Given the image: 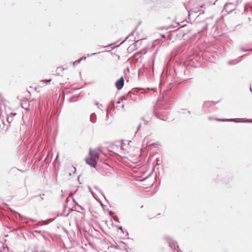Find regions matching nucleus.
Listing matches in <instances>:
<instances>
[{"label":"nucleus","mask_w":252,"mask_h":252,"mask_svg":"<svg viewBox=\"0 0 252 252\" xmlns=\"http://www.w3.org/2000/svg\"><path fill=\"white\" fill-rule=\"evenodd\" d=\"M124 78L122 76L119 80L115 83V86L118 90L122 89L124 85Z\"/></svg>","instance_id":"nucleus-4"},{"label":"nucleus","mask_w":252,"mask_h":252,"mask_svg":"<svg viewBox=\"0 0 252 252\" xmlns=\"http://www.w3.org/2000/svg\"><path fill=\"white\" fill-rule=\"evenodd\" d=\"M140 127H141V124H139V125L137 127V130H138L140 129Z\"/></svg>","instance_id":"nucleus-33"},{"label":"nucleus","mask_w":252,"mask_h":252,"mask_svg":"<svg viewBox=\"0 0 252 252\" xmlns=\"http://www.w3.org/2000/svg\"><path fill=\"white\" fill-rule=\"evenodd\" d=\"M35 232H38V233H39V232H40V231H39V230H35Z\"/></svg>","instance_id":"nucleus-42"},{"label":"nucleus","mask_w":252,"mask_h":252,"mask_svg":"<svg viewBox=\"0 0 252 252\" xmlns=\"http://www.w3.org/2000/svg\"><path fill=\"white\" fill-rule=\"evenodd\" d=\"M29 220L31 221L32 222H36V220H34V219H29Z\"/></svg>","instance_id":"nucleus-31"},{"label":"nucleus","mask_w":252,"mask_h":252,"mask_svg":"<svg viewBox=\"0 0 252 252\" xmlns=\"http://www.w3.org/2000/svg\"><path fill=\"white\" fill-rule=\"evenodd\" d=\"M134 32V31H133L128 36H126V39H127L129 36H130Z\"/></svg>","instance_id":"nucleus-26"},{"label":"nucleus","mask_w":252,"mask_h":252,"mask_svg":"<svg viewBox=\"0 0 252 252\" xmlns=\"http://www.w3.org/2000/svg\"><path fill=\"white\" fill-rule=\"evenodd\" d=\"M199 11L202 12V13H204V12H205L204 10H202V9H199L198 11H195V10L193 11V12H199Z\"/></svg>","instance_id":"nucleus-24"},{"label":"nucleus","mask_w":252,"mask_h":252,"mask_svg":"<svg viewBox=\"0 0 252 252\" xmlns=\"http://www.w3.org/2000/svg\"><path fill=\"white\" fill-rule=\"evenodd\" d=\"M74 169H75V170H74V172H75L76 171V168H74Z\"/></svg>","instance_id":"nucleus-50"},{"label":"nucleus","mask_w":252,"mask_h":252,"mask_svg":"<svg viewBox=\"0 0 252 252\" xmlns=\"http://www.w3.org/2000/svg\"><path fill=\"white\" fill-rule=\"evenodd\" d=\"M86 59V57H83L81 59H80V63L82 61Z\"/></svg>","instance_id":"nucleus-29"},{"label":"nucleus","mask_w":252,"mask_h":252,"mask_svg":"<svg viewBox=\"0 0 252 252\" xmlns=\"http://www.w3.org/2000/svg\"><path fill=\"white\" fill-rule=\"evenodd\" d=\"M88 188H89V190H90V192L92 193V191H93L92 190V189H91L90 187H89Z\"/></svg>","instance_id":"nucleus-35"},{"label":"nucleus","mask_w":252,"mask_h":252,"mask_svg":"<svg viewBox=\"0 0 252 252\" xmlns=\"http://www.w3.org/2000/svg\"><path fill=\"white\" fill-rule=\"evenodd\" d=\"M114 220L116 222H119V219L117 216L113 217Z\"/></svg>","instance_id":"nucleus-23"},{"label":"nucleus","mask_w":252,"mask_h":252,"mask_svg":"<svg viewBox=\"0 0 252 252\" xmlns=\"http://www.w3.org/2000/svg\"><path fill=\"white\" fill-rule=\"evenodd\" d=\"M73 199V201L76 204H78L77 202H76L75 200H74V199L73 198H72Z\"/></svg>","instance_id":"nucleus-40"},{"label":"nucleus","mask_w":252,"mask_h":252,"mask_svg":"<svg viewBox=\"0 0 252 252\" xmlns=\"http://www.w3.org/2000/svg\"><path fill=\"white\" fill-rule=\"evenodd\" d=\"M4 248L3 246L0 243V252H4Z\"/></svg>","instance_id":"nucleus-17"},{"label":"nucleus","mask_w":252,"mask_h":252,"mask_svg":"<svg viewBox=\"0 0 252 252\" xmlns=\"http://www.w3.org/2000/svg\"><path fill=\"white\" fill-rule=\"evenodd\" d=\"M217 102H213V103L214 104H216V103H217Z\"/></svg>","instance_id":"nucleus-49"},{"label":"nucleus","mask_w":252,"mask_h":252,"mask_svg":"<svg viewBox=\"0 0 252 252\" xmlns=\"http://www.w3.org/2000/svg\"><path fill=\"white\" fill-rule=\"evenodd\" d=\"M131 93L130 92H129V93L127 94V95L126 96V97H128V95L130 96ZM126 96H124V99H126V98H125Z\"/></svg>","instance_id":"nucleus-27"},{"label":"nucleus","mask_w":252,"mask_h":252,"mask_svg":"<svg viewBox=\"0 0 252 252\" xmlns=\"http://www.w3.org/2000/svg\"><path fill=\"white\" fill-rule=\"evenodd\" d=\"M122 108H124V104H122Z\"/></svg>","instance_id":"nucleus-44"},{"label":"nucleus","mask_w":252,"mask_h":252,"mask_svg":"<svg viewBox=\"0 0 252 252\" xmlns=\"http://www.w3.org/2000/svg\"><path fill=\"white\" fill-rule=\"evenodd\" d=\"M207 27V25H206V27H205L204 29H206Z\"/></svg>","instance_id":"nucleus-46"},{"label":"nucleus","mask_w":252,"mask_h":252,"mask_svg":"<svg viewBox=\"0 0 252 252\" xmlns=\"http://www.w3.org/2000/svg\"><path fill=\"white\" fill-rule=\"evenodd\" d=\"M160 113V112H156V111H155L154 113H155V116H156L157 118H158V114H159V113Z\"/></svg>","instance_id":"nucleus-20"},{"label":"nucleus","mask_w":252,"mask_h":252,"mask_svg":"<svg viewBox=\"0 0 252 252\" xmlns=\"http://www.w3.org/2000/svg\"><path fill=\"white\" fill-rule=\"evenodd\" d=\"M16 115V113H11L9 115H7V121L8 123H11L13 121V117Z\"/></svg>","instance_id":"nucleus-6"},{"label":"nucleus","mask_w":252,"mask_h":252,"mask_svg":"<svg viewBox=\"0 0 252 252\" xmlns=\"http://www.w3.org/2000/svg\"><path fill=\"white\" fill-rule=\"evenodd\" d=\"M79 64V60L76 61L73 63V65L74 66L77 65Z\"/></svg>","instance_id":"nucleus-18"},{"label":"nucleus","mask_w":252,"mask_h":252,"mask_svg":"<svg viewBox=\"0 0 252 252\" xmlns=\"http://www.w3.org/2000/svg\"><path fill=\"white\" fill-rule=\"evenodd\" d=\"M204 6H205V4H202V5L200 6V7L202 8V7H203Z\"/></svg>","instance_id":"nucleus-39"},{"label":"nucleus","mask_w":252,"mask_h":252,"mask_svg":"<svg viewBox=\"0 0 252 252\" xmlns=\"http://www.w3.org/2000/svg\"><path fill=\"white\" fill-rule=\"evenodd\" d=\"M164 240L168 243L169 246L172 250H177L178 252H179V247L177 244V242L173 240V239L169 236H165L164 237Z\"/></svg>","instance_id":"nucleus-2"},{"label":"nucleus","mask_w":252,"mask_h":252,"mask_svg":"<svg viewBox=\"0 0 252 252\" xmlns=\"http://www.w3.org/2000/svg\"><path fill=\"white\" fill-rule=\"evenodd\" d=\"M92 250L93 245L90 243L85 244L84 246L80 247V252H92Z\"/></svg>","instance_id":"nucleus-3"},{"label":"nucleus","mask_w":252,"mask_h":252,"mask_svg":"<svg viewBox=\"0 0 252 252\" xmlns=\"http://www.w3.org/2000/svg\"><path fill=\"white\" fill-rule=\"evenodd\" d=\"M96 116L95 113H93L90 116V121L93 123H94L96 122Z\"/></svg>","instance_id":"nucleus-7"},{"label":"nucleus","mask_w":252,"mask_h":252,"mask_svg":"<svg viewBox=\"0 0 252 252\" xmlns=\"http://www.w3.org/2000/svg\"><path fill=\"white\" fill-rule=\"evenodd\" d=\"M117 103L119 104V103H120V101H118V102H117Z\"/></svg>","instance_id":"nucleus-48"},{"label":"nucleus","mask_w":252,"mask_h":252,"mask_svg":"<svg viewBox=\"0 0 252 252\" xmlns=\"http://www.w3.org/2000/svg\"><path fill=\"white\" fill-rule=\"evenodd\" d=\"M92 194L93 195V196L95 199H96V194H95V193L94 192V191H92Z\"/></svg>","instance_id":"nucleus-22"},{"label":"nucleus","mask_w":252,"mask_h":252,"mask_svg":"<svg viewBox=\"0 0 252 252\" xmlns=\"http://www.w3.org/2000/svg\"><path fill=\"white\" fill-rule=\"evenodd\" d=\"M113 44H114V43L110 44H109V45H107V46H105V47L110 46H111V45H113Z\"/></svg>","instance_id":"nucleus-37"},{"label":"nucleus","mask_w":252,"mask_h":252,"mask_svg":"<svg viewBox=\"0 0 252 252\" xmlns=\"http://www.w3.org/2000/svg\"><path fill=\"white\" fill-rule=\"evenodd\" d=\"M109 117V115H108V113H107V112H106V119H107Z\"/></svg>","instance_id":"nucleus-36"},{"label":"nucleus","mask_w":252,"mask_h":252,"mask_svg":"<svg viewBox=\"0 0 252 252\" xmlns=\"http://www.w3.org/2000/svg\"><path fill=\"white\" fill-rule=\"evenodd\" d=\"M217 121H222V122H237L235 119H216Z\"/></svg>","instance_id":"nucleus-8"},{"label":"nucleus","mask_w":252,"mask_h":252,"mask_svg":"<svg viewBox=\"0 0 252 252\" xmlns=\"http://www.w3.org/2000/svg\"><path fill=\"white\" fill-rule=\"evenodd\" d=\"M79 176H78V177H77V180H78V181H79Z\"/></svg>","instance_id":"nucleus-51"},{"label":"nucleus","mask_w":252,"mask_h":252,"mask_svg":"<svg viewBox=\"0 0 252 252\" xmlns=\"http://www.w3.org/2000/svg\"><path fill=\"white\" fill-rule=\"evenodd\" d=\"M51 79H49V80H42L41 81V83H43V84H47V83H48L49 82H50L51 81Z\"/></svg>","instance_id":"nucleus-15"},{"label":"nucleus","mask_w":252,"mask_h":252,"mask_svg":"<svg viewBox=\"0 0 252 252\" xmlns=\"http://www.w3.org/2000/svg\"><path fill=\"white\" fill-rule=\"evenodd\" d=\"M242 123H252V120H246L245 121H242Z\"/></svg>","instance_id":"nucleus-19"},{"label":"nucleus","mask_w":252,"mask_h":252,"mask_svg":"<svg viewBox=\"0 0 252 252\" xmlns=\"http://www.w3.org/2000/svg\"><path fill=\"white\" fill-rule=\"evenodd\" d=\"M18 215L19 216V217H21V218L22 220H25V219H27V218H26V217H23V216H22L21 214H18Z\"/></svg>","instance_id":"nucleus-25"},{"label":"nucleus","mask_w":252,"mask_h":252,"mask_svg":"<svg viewBox=\"0 0 252 252\" xmlns=\"http://www.w3.org/2000/svg\"><path fill=\"white\" fill-rule=\"evenodd\" d=\"M79 207H80V209H81V210L83 211L82 213H86V212H85V209L84 207H82L81 205L79 206Z\"/></svg>","instance_id":"nucleus-21"},{"label":"nucleus","mask_w":252,"mask_h":252,"mask_svg":"<svg viewBox=\"0 0 252 252\" xmlns=\"http://www.w3.org/2000/svg\"><path fill=\"white\" fill-rule=\"evenodd\" d=\"M78 96L77 95H73L72 96L69 98L68 101L71 102H76L78 100Z\"/></svg>","instance_id":"nucleus-9"},{"label":"nucleus","mask_w":252,"mask_h":252,"mask_svg":"<svg viewBox=\"0 0 252 252\" xmlns=\"http://www.w3.org/2000/svg\"><path fill=\"white\" fill-rule=\"evenodd\" d=\"M212 103V102H210V101L204 102L203 105V108H205V107L209 108V107H210L211 106Z\"/></svg>","instance_id":"nucleus-10"},{"label":"nucleus","mask_w":252,"mask_h":252,"mask_svg":"<svg viewBox=\"0 0 252 252\" xmlns=\"http://www.w3.org/2000/svg\"><path fill=\"white\" fill-rule=\"evenodd\" d=\"M232 5V3H226L224 6V9L226 10V11L229 10V12H231L233 10V9L232 8L231 9H228V7L229 6Z\"/></svg>","instance_id":"nucleus-11"},{"label":"nucleus","mask_w":252,"mask_h":252,"mask_svg":"<svg viewBox=\"0 0 252 252\" xmlns=\"http://www.w3.org/2000/svg\"><path fill=\"white\" fill-rule=\"evenodd\" d=\"M94 188L95 189L98 190L102 194V195H103V196L105 198V196L103 194V191L101 190V189H99L98 187H97L96 186H94Z\"/></svg>","instance_id":"nucleus-13"},{"label":"nucleus","mask_w":252,"mask_h":252,"mask_svg":"<svg viewBox=\"0 0 252 252\" xmlns=\"http://www.w3.org/2000/svg\"><path fill=\"white\" fill-rule=\"evenodd\" d=\"M148 121H145V125H146V124H147V123H148Z\"/></svg>","instance_id":"nucleus-43"},{"label":"nucleus","mask_w":252,"mask_h":252,"mask_svg":"<svg viewBox=\"0 0 252 252\" xmlns=\"http://www.w3.org/2000/svg\"><path fill=\"white\" fill-rule=\"evenodd\" d=\"M240 50L243 52H250L252 51V49H245L243 48H241Z\"/></svg>","instance_id":"nucleus-16"},{"label":"nucleus","mask_w":252,"mask_h":252,"mask_svg":"<svg viewBox=\"0 0 252 252\" xmlns=\"http://www.w3.org/2000/svg\"><path fill=\"white\" fill-rule=\"evenodd\" d=\"M96 105L97 106V107L100 109V105H101V104L99 105L98 102H96Z\"/></svg>","instance_id":"nucleus-32"},{"label":"nucleus","mask_w":252,"mask_h":252,"mask_svg":"<svg viewBox=\"0 0 252 252\" xmlns=\"http://www.w3.org/2000/svg\"><path fill=\"white\" fill-rule=\"evenodd\" d=\"M119 229L120 230H121L123 231V228H122V226H120V227H119Z\"/></svg>","instance_id":"nucleus-38"},{"label":"nucleus","mask_w":252,"mask_h":252,"mask_svg":"<svg viewBox=\"0 0 252 252\" xmlns=\"http://www.w3.org/2000/svg\"><path fill=\"white\" fill-rule=\"evenodd\" d=\"M101 150L99 148L94 150H90L89 158L86 159V163L94 168H95L96 164V160L99 158Z\"/></svg>","instance_id":"nucleus-1"},{"label":"nucleus","mask_w":252,"mask_h":252,"mask_svg":"<svg viewBox=\"0 0 252 252\" xmlns=\"http://www.w3.org/2000/svg\"><path fill=\"white\" fill-rule=\"evenodd\" d=\"M97 54V53H95L91 54H90V55H89V54H88V57H91V56H92L95 55H96V54Z\"/></svg>","instance_id":"nucleus-30"},{"label":"nucleus","mask_w":252,"mask_h":252,"mask_svg":"<svg viewBox=\"0 0 252 252\" xmlns=\"http://www.w3.org/2000/svg\"><path fill=\"white\" fill-rule=\"evenodd\" d=\"M188 113L189 114H191V112L190 111H188Z\"/></svg>","instance_id":"nucleus-45"},{"label":"nucleus","mask_w":252,"mask_h":252,"mask_svg":"<svg viewBox=\"0 0 252 252\" xmlns=\"http://www.w3.org/2000/svg\"><path fill=\"white\" fill-rule=\"evenodd\" d=\"M250 91H251V92H252V88H250Z\"/></svg>","instance_id":"nucleus-47"},{"label":"nucleus","mask_w":252,"mask_h":252,"mask_svg":"<svg viewBox=\"0 0 252 252\" xmlns=\"http://www.w3.org/2000/svg\"><path fill=\"white\" fill-rule=\"evenodd\" d=\"M88 188H89V190H90V192L92 193V191H93L92 190V189H91L90 187H89Z\"/></svg>","instance_id":"nucleus-34"},{"label":"nucleus","mask_w":252,"mask_h":252,"mask_svg":"<svg viewBox=\"0 0 252 252\" xmlns=\"http://www.w3.org/2000/svg\"><path fill=\"white\" fill-rule=\"evenodd\" d=\"M243 56V55H242V56H240V58H241V57H242Z\"/></svg>","instance_id":"nucleus-52"},{"label":"nucleus","mask_w":252,"mask_h":252,"mask_svg":"<svg viewBox=\"0 0 252 252\" xmlns=\"http://www.w3.org/2000/svg\"><path fill=\"white\" fill-rule=\"evenodd\" d=\"M67 68V67H59L57 69V71L58 73H59V72L60 71H63L64 69H66Z\"/></svg>","instance_id":"nucleus-12"},{"label":"nucleus","mask_w":252,"mask_h":252,"mask_svg":"<svg viewBox=\"0 0 252 252\" xmlns=\"http://www.w3.org/2000/svg\"><path fill=\"white\" fill-rule=\"evenodd\" d=\"M114 212L112 211H109V215L112 217H113V215H114Z\"/></svg>","instance_id":"nucleus-28"},{"label":"nucleus","mask_w":252,"mask_h":252,"mask_svg":"<svg viewBox=\"0 0 252 252\" xmlns=\"http://www.w3.org/2000/svg\"><path fill=\"white\" fill-rule=\"evenodd\" d=\"M236 63H237L236 62L235 60L229 61L228 62V64H229V65H234Z\"/></svg>","instance_id":"nucleus-14"},{"label":"nucleus","mask_w":252,"mask_h":252,"mask_svg":"<svg viewBox=\"0 0 252 252\" xmlns=\"http://www.w3.org/2000/svg\"><path fill=\"white\" fill-rule=\"evenodd\" d=\"M76 225H77V228H79V224L77 222H76Z\"/></svg>","instance_id":"nucleus-41"},{"label":"nucleus","mask_w":252,"mask_h":252,"mask_svg":"<svg viewBox=\"0 0 252 252\" xmlns=\"http://www.w3.org/2000/svg\"><path fill=\"white\" fill-rule=\"evenodd\" d=\"M115 105V102L113 100L111 101L106 109V112L109 113L111 110H114Z\"/></svg>","instance_id":"nucleus-5"}]
</instances>
